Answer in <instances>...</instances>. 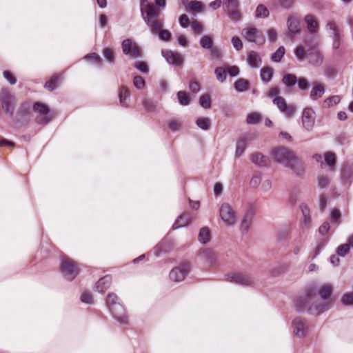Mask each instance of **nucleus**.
Here are the masks:
<instances>
[{
	"mask_svg": "<svg viewBox=\"0 0 353 353\" xmlns=\"http://www.w3.org/2000/svg\"><path fill=\"white\" fill-rule=\"evenodd\" d=\"M333 293L331 284L325 283L319 287L308 286L304 294L297 298L295 306L299 311L306 310L312 315L318 316L330 309L333 301L330 299Z\"/></svg>",
	"mask_w": 353,
	"mask_h": 353,
	"instance_id": "nucleus-1",
	"label": "nucleus"
},
{
	"mask_svg": "<svg viewBox=\"0 0 353 353\" xmlns=\"http://www.w3.org/2000/svg\"><path fill=\"white\" fill-rule=\"evenodd\" d=\"M271 154L276 162L290 168L296 175H300L304 172L303 162L289 148L279 146L273 148Z\"/></svg>",
	"mask_w": 353,
	"mask_h": 353,
	"instance_id": "nucleus-2",
	"label": "nucleus"
},
{
	"mask_svg": "<svg viewBox=\"0 0 353 353\" xmlns=\"http://www.w3.org/2000/svg\"><path fill=\"white\" fill-rule=\"evenodd\" d=\"M141 16L150 27L152 34H156L162 27L163 21L159 19L160 10L151 4L148 0H140Z\"/></svg>",
	"mask_w": 353,
	"mask_h": 353,
	"instance_id": "nucleus-3",
	"label": "nucleus"
},
{
	"mask_svg": "<svg viewBox=\"0 0 353 353\" xmlns=\"http://www.w3.org/2000/svg\"><path fill=\"white\" fill-rule=\"evenodd\" d=\"M61 270L65 279L68 281L74 279L79 273V268L77 263L68 257L63 258Z\"/></svg>",
	"mask_w": 353,
	"mask_h": 353,
	"instance_id": "nucleus-4",
	"label": "nucleus"
},
{
	"mask_svg": "<svg viewBox=\"0 0 353 353\" xmlns=\"http://www.w3.org/2000/svg\"><path fill=\"white\" fill-rule=\"evenodd\" d=\"M0 101L3 110L12 117L14 115L16 99L6 88H2L0 92Z\"/></svg>",
	"mask_w": 353,
	"mask_h": 353,
	"instance_id": "nucleus-5",
	"label": "nucleus"
},
{
	"mask_svg": "<svg viewBox=\"0 0 353 353\" xmlns=\"http://www.w3.org/2000/svg\"><path fill=\"white\" fill-rule=\"evenodd\" d=\"M226 280L229 282L243 286H250L254 283V278L245 272H231L225 274Z\"/></svg>",
	"mask_w": 353,
	"mask_h": 353,
	"instance_id": "nucleus-6",
	"label": "nucleus"
},
{
	"mask_svg": "<svg viewBox=\"0 0 353 353\" xmlns=\"http://www.w3.org/2000/svg\"><path fill=\"white\" fill-rule=\"evenodd\" d=\"M219 213L221 219L225 225L231 226L236 223V213L230 204L227 203L222 204Z\"/></svg>",
	"mask_w": 353,
	"mask_h": 353,
	"instance_id": "nucleus-7",
	"label": "nucleus"
},
{
	"mask_svg": "<svg viewBox=\"0 0 353 353\" xmlns=\"http://www.w3.org/2000/svg\"><path fill=\"white\" fill-rule=\"evenodd\" d=\"M123 52L132 58H137L141 56L142 52L139 46L132 42L130 39H124L122 42Z\"/></svg>",
	"mask_w": 353,
	"mask_h": 353,
	"instance_id": "nucleus-8",
	"label": "nucleus"
},
{
	"mask_svg": "<svg viewBox=\"0 0 353 353\" xmlns=\"http://www.w3.org/2000/svg\"><path fill=\"white\" fill-rule=\"evenodd\" d=\"M34 110L40 114L37 118V122L39 124H47L52 120L50 114V109L48 105L44 103L37 102L34 105Z\"/></svg>",
	"mask_w": 353,
	"mask_h": 353,
	"instance_id": "nucleus-9",
	"label": "nucleus"
},
{
	"mask_svg": "<svg viewBox=\"0 0 353 353\" xmlns=\"http://www.w3.org/2000/svg\"><path fill=\"white\" fill-rule=\"evenodd\" d=\"M287 36L293 40L296 35L300 34L301 28L300 20L295 15H290L287 19Z\"/></svg>",
	"mask_w": 353,
	"mask_h": 353,
	"instance_id": "nucleus-10",
	"label": "nucleus"
},
{
	"mask_svg": "<svg viewBox=\"0 0 353 353\" xmlns=\"http://www.w3.org/2000/svg\"><path fill=\"white\" fill-rule=\"evenodd\" d=\"M294 333L299 338L305 337L309 332V324L305 319L296 318L292 321Z\"/></svg>",
	"mask_w": 353,
	"mask_h": 353,
	"instance_id": "nucleus-11",
	"label": "nucleus"
},
{
	"mask_svg": "<svg viewBox=\"0 0 353 353\" xmlns=\"http://www.w3.org/2000/svg\"><path fill=\"white\" fill-rule=\"evenodd\" d=\"M242 34L246 40L257 44H262L265 41L262 34L256 28H244Z\"/></svg>",
	"mask_w": 353,
	"mask_h": 353,
	"instance_id": "nucleus-12",
	"label": "nucleus"
},
{
	"mask_svg": "<svg viewBox=\"0 0 353 353\" xmlns=\"http://www.w3.org/2000/svg\"><path fill=\"white\" fill-rule=\"evenodd\" d=\"M190 271V265L188 263H183L179 267L173 268L170 272V278L174 282L183 281Z\"/></svg>",
	"mask_w": 353,
	"mask_h": 353,
	"instance_id": "nucleus-13",
	"label": "nucleus"
},
{
	"mask_svg": "<svg viewBox=\"0 0 353 353\" xmlns=\"http://www.w3.org/2000/svg\"><path fill=\"white\" fill-rule=\"evenodd\" d=\"M112 316L121 324L128 323V316L125 307L121 304L113 305L109 309Z\"/></svg>",
	"mask_w": 353,
	"mask_h": 353,
	"instance_id": "nucleus-14",
	"label": "nucleus"
},
{
	"mask_svg": "<svg viewBox=\"0 0 353 353\" xmlns=\"http://www.w3.org/2000/svg\"><path fill=\"white\" fill-rule=\"evenodd\" d=\"M307 58L310 64L314 66H320L323 62V55L316 48V46H313L307 48Z\"/></svg>",
	"mask_w": 353,
	"mask_h": 353,
	"instance_id": "nucleus-15",
	"label": "nucleus"
},
{
	"mask_svg": "<svg viewBox=\"0 0 353 353\" xmlns=\"http://www.w3.org/2000/svg\"><path fill=\"white\" fill-rule=\"evenodd\" d=\"M225 4L228 16L233 21H239L241 19V14L238 10V0H223Z\"/></svg>",
	"mask_w": 353,
	"mask_h": 353,
	"instance_id": "nucleus-16",
	"label": "nucleus"
},
{
	"mask_svg": "<svg viewBox=\"0 0 353 353\" xmlns=\"http://www.w3.org/2000/svg\"><path fill=\"white\" fill-rule=\"evenodd\" d=\"M315 122V113L310 108H305L302 114V123L303 128L310 131L312 129Z\"/></svg>",
	"mask_w": 353,
	"mask_h": 353,
	"instance_id": "nucleus-17",
	"label": "nucleus"
},
{
	"mask_svg": "<svg viewBox=\"0 0 353 353\" xmlns=\"http://www.w3.org/2000/svg\"><path fill=\"white\" fill-rule=\"evenodd\" d=\"M273 102L278 108L281 110V112H283L288 117L292 116L296 110V108L294 105H288L285 99L282 97H276Z\"/></svg>",
	"mask_w": 353,
	"mask_h": 353,
	"instance_id": "nucleus-18",
	"label": "nucleus"
},
{
	"mask_svg": "<svg viewBox=\"0 0 353 353\" xmlns=\"http://www.w3.org/2000/svg\"><path fill=\"white\" fill-rule=\"evenodd\" d=\"M161 54L170 64L181 66L183 63V59L179 53L174 52L170 50H163Z\"/></svg>",
	"mask_w": 353,
	"mask_h": 353,
	"instance_id": "nucleus-19",
	"label": "nucleus"
},
{
	"mask_svg": "<svg viewBox=\"0 0 353 353\" xmlns=\"http://www.w3.org/2000/svg\"><path fill=\"white\" fill-rule=\"evenodd\" d=\"M254 213L252 210H247L243 216L242 221L240 225V228L242 232L246 233L252 223Z\"/></svg>",
	"mask_w": 353,
	"mask_h": 353,
	"instance_id": "nucleus-20",
	"label": "nucleus"
},
{
	"mask_svg": "<svg viewBox=\"0 0 353 353\" xmlns=\"http://www.w3.org/2000/svg\"><path fill=\"white\" fill-rule=\"evenodd\" d=\"M251 160L253 163L260 167L268 166L270 163L269 157L264 156L260 152H256L252 154Z\"/></svg>",
	"mask_w": 353,
	"mask_h": 353,
	"instance_id": "nucleus-21",
	"label": "nucleus"
},
{
	"mask_svg": "<svg viewBox=\"0 0 353 353\" xmlns=\"http://www.w3.org/2000/svg\"><path fill=\"white\" fill-rule=\"evenodd\" d=\"M112 283V277L109 275H106L101 279H100L96 283V290L99 292L103 293L110 286Z\"/></svg>",
	"mask_w": 353,
	"mask_h": 353,
	"instance_id": "nucleus-22",
	"label": "nucleus"
},
{
	"mask_svg": "<svg viewBox=\"0 0 353 353\" xmlns=\"http://www.w3.org/2000/svg\"><path fill=\"white\" fill-rule=\"evenodd\" d=\"M325 92V88L323 84L319 82L313 83V88L310 92V98L312 100H317L321 98Z\"/></svg>",
	"mask_w": 353,
	"mask_h": 353,
	"instance_id": "nucleus-23",
	"label": "nucleus"
},
{
	"mask_svg": "<svg viewBox=\"0 0 353 353\" xmlns=\"http://www.w3.org/2000/svg\"><path fill=\"white\" fill-rule=\"evenodd\" d=\"M305 21L307 24V28L308 31L313 34L318 31L319 24L315 18L311 15L307 14L305 17Z\"/></svg>",
	"mask_w": 353,
	"mask_h": 353,
	"instance_id": "nucleus-24",
	"label": "nucleus"
},
{
	"mask_svg": "<svg viewBox=\"0 0 353 353\" xmlns=\"http://www.w3.org/2000/svg\"><path fill=\"white\" fill-rule=\"evenodd\" d=\"M119 97L120 103L123 107L128 106V100L130 98V92L128 89L125 86L122 85L119 89Z\"/></svg>",
	"mask_w": 353,
	"mask_h": 353,
	"instance_id": "nucleus-25",
	"label": "nucleus"
},
{
	"mask_svg": "<svg viewBox=\"0 0 353 353\" xmlns=\"http://www.w3.org/2000/svg\"><path fill=\"white\" fill-rule=\"evenodd\" d=\"M248 62L251 66L257 68L259 66L261 59L256 52L251 51L248 54Z\"/></svg>",
	"mask_w": 353,
	"mask_h": 353,
	"instance_id": "nucleus-26",
	"label": "nucleus"
},
{
	"mask_svg": "<svg viewBox=\"0 0 353 353\" xmlns=\"http://www.w3.org/2000/svg\"><path fill=\"white\" fill-rule=\"evenodd\" d=\"M250 87V83L248 80L241 78L234 83V88L237 92H242L248 90Z\"/></svg>",
	"mask_w": 353,
	"mask_h": 353,
	"instance_id": "nucleus-27",
	"label": "nucleus"
},
{
	"mask_svg": "<svg viewBox=\"0 0 353 353\" xmlns=\"http://www.w3.org/2000/svg\"><path fill=\"white\" fill-rule=\"evenodd\" d=\"M296 77L292 74H285L282 79V82L290 89L296 83Z\"/></svg>",
	"mask_w": 353,
	"mask_h": 353,
	"instance_id": "nucleus-28",
	"label": "nucleus"
},
{
	"mask_svg": "<svg viewBox=\"0 0 353 353\" xmlns=\"http://www.w3.org/2000/svg\"><path fill=\"white\" fill-rule=\"evenodd\" d=\"M201 259H204L209 262H213L215 259V254L214 252L210 248L203 249L199 254Z\"/></svg>",
	"mask_w": 353,
	"mask_h": 353,
	"instance_id": "nucleus-29",
	"label": "nucleus"
},
{
	"mask_svg": "<svg viewBox=\"0 0 353 353\" xmlns=\"http://www.w3.org/2000/svg\"><path fill=\"white\" fill-rule=\"evenodd\" d=\"M210 240V232L207 227L202 228L199 234V241L202 243H206Z\"/></svg>",
	"mask_w": 353,
	"mask_h": 353,
	"instance_id": "nucleus-30",
	"label": "nucleus"
},
{
	"mask_svg": "<svg viewBox=\"0 0 353 353\" xmlns=\"http://www.w3.org/2000/svg\"><path fill=\"white\" fill-rule=\"evenodd\" d=\"M190 222V216L188 214H184L178 217L174 223V228H178L180 227H183L188 225Z\"/></svg>",
	"mask_w": 353,
	"mask_h": 353,
	"instance_id": "nucleus-31",
	"label": "nucleus"
},
{
	"mask_svg": "<svg viewBox=\"0 0 353 353\" xmlns=\"http://www.w3.org/2000/svg\"><path fill=\"white\" fill-rule=\"evenodd\" d=\"M272 69L270 67H265L261 70V78L265 83H268L272 79Z\"/></svg>",
	"mask_w": 353,
	"mask_h": 353,
	"instance_id": "nucleus-32",
	"label": "nucleus"
},
{
	"mask_svg": "<svg viewBox=\"0 0 353 353\" xmlns=\"http://www.w3.org/2000/svg\"><path fill=\"white\" fill-rule=\"evenodd\" d=\"M196 124L199 128L203 130H208L211 125L210 120L208 117L199 118L196 121Z\"/></svg>",
	"mask_w": 353,
	"mask_h": 353,
	"instance_id": "nucleus-33",
	"label": "nucleus"
},
{
	"mask_svg": "<svg viewBox=\"0 0 353 353\" xmlns=\"http://www.w3.org/2000/svg\"><path fill=\"white\" fill-rule=\"evenodd\" d=\"M294 54L299 61H303L307 55V50L302 46H299L294 49Z\"/></svg>",
	"mask_w": 353,
	"mask_h": 353,
	"instance_id": "nucleus-34",
	"label": "nucleus"
},
{
	"mask_svg": "<svg viewBox=\"0 0 353 353\" xmlns=\"http://www.w3.org/2000/svg\"><path fill=\"white\" fill-rule=\"evenodd\" d=\"M341 101V97L339 95H334L328 97L325 100H324L323 103V106L324 108H330L333 106L334 105H336Z\"/></svg>",
	"mask_w": 353,
	"mask_h": 353,
	"instance_id": "nucleus-35",
	"label": "nucleus"
},
{
	"mask_svg": "<svg viewBox=\"0 0 353 353\" xmlns=\"http://www.w3.org/2000/svg\"><path fill=\"white\" fill-rule=\"evenodd\" d=\"M353 176L352 167L346 165L342 170L343 179L347 183H350Z\"/></svg>",
	"mask_w": 353,
	"mask_h": 353,
	"instance_id": "nucleus-36",
	"label": "nucleus"
},
{
	"mask_svg": "<svg viewBox=\"0 0 353 353\" xmlns=\"http://www.w3.org/2000/svg\"><path fill=\"white\" fill-rule=\"evenodd\" d=\"M214 73L216 74V79L223 83L225 81L227 73H226V69L223 67H217L215 69Z\"/></svg>",
	"mask_w": 353,
	"mask_h": 353,
	"instance_id": "nucleus-37",
	"label": "nucleus"
},
{
	"mask_svg": "<svg viewBox=\"0 0 353 353\" xmlns=\"http://www.w3.org/2000/svg\"><path fill=\"white\" fill-rule=\"evenodd\" d=\"M325 161L330 168L334 167L336 161L335 154L332 152H327L325 154Z\"/></svg>",
	"mask_w": 353,
	"mask_h": 353,
	"instance_id": "nucleus-38",
	"label": "nucleus"
},
{
	"mask_svg": "<svg viewBox=\"0 0 353 353\" xmlns=\"http://www.w3.org/2000/svg\"><path fill=\"white\" fill-rule=\"evenodd\" d=\"M59 76L54 75L46 83L44 87L50 91H53L57 88V83L59 81Z\"/></svg>",
	"mask_w": 353,
	"mask_h": 353,
	"instance_id": "nucleus-39",
	"label": "nucleus"
},
{
	"mask_svg": "<svg viewBox=\"0 0 353 353\" xmlns=\"http://www.w3.org/2000/svg\"><path fill=\"white\" fill-rule=\"evenodd\" d=\"M200 105L205 109L211 108V98L210 94H204L200 97L199 99Z\"/></svg>",
	"mask_w": 353,
	"mask_h": 353,
	"instance_id": "nucleus-40",
	"label": "nucleus"
},
{
	"mask_svg": "<svg viewBox=\"0 0 353 353\" xmlns=\"http://www.w3.org/2000/svg\"><path fill=\"white\" fill-rule=\"evenodd\" d=\"M330 183V179L327 176L319 175L317 178V185L319 188H327Z\"/></svg>",
	"mask_w": 353,
	"mask_h": 353,
	"instance_id": "nucleus-41",
	"label": "nucleus"
},
{
	"mask_svg": "<svg viewBox=\"0 0 353 353\" xmlns=\"http://www.w3.org/2000/svg\"><path fill=\"white\" fill-rule=\"evenodd\" d=\"M269 15V10L263 4H260L257 6L256 10V17L265 18Z\"/></svg>",
	"mask_w": 353,
	"mask_h": 353,
	"instance_id": "nucleus-42",
	"label": "nucleus"
},
{
	"mask_svg": "<svg viewBox=\"0 0 353 353\" xmlns=\"http://www.w3.org/2000/svg\"><path fill=\"white\" fill-rule=\"evenodd\" d=\"M200 44L203 48L210 49L213 46V41L209 36L204 35L201 38Z\"/></svg>",
	"mask_w": 353,
	"mask_h": 353,
	"instance_id": "nucleus-43",
	"label": "nucleus"
},
{
	"mask_svg": "<svg viewBox=\"0 0 353 353\" xmlns=\"http://www.w3.org/2000/svg\"><path fill=\"white\" fill-rule=\"evenodd\" d=\"M177 98L179 103L183 105H187L190 103V98L187 93L183 91H179L177 92Z\"/></svg>",
	"mask_w": 353,
	"mask_h": 353,
	"instance_id": "nucleus-44",
	"label": "nucleus"
},
{
	"mask_svg": "<svg viewBox=\"0 0 353 353\" xmlns=\"http://www.w3.org/2000/svg\"><path fill=\"white\" fill-rule=\"evenodd\" d=\"M285 54V48L283 46H280L277 50L272 54V60L275 62H279Z\"/></svg>",
	"mask_w": 353,
	"mask_h": 353,
	"instance_id": "nucleus-45",
	"label": "nucleus"
},
{
	"mask_svg": "<svg viewBox=\"0 0 353 353\" xmlns=\"http://www.w3.org/2000/svg\"><path fill=\"white\" fill-rule=\"evenodd\" d=\"M261 121V115L257 112H253L248 115L246 121L249 124H256Z\"/></svg>",
	"mask_w": 353,
	"mask_h": 353,
	"instance_id": "nucleus-46",
	"label": "nucleus"
},
{
	"mask_svg": "<svg viewBox=\"0 0 353 353\" xmlns=\"http://www.w3.org/2000/svg\"><path fill=\"white\" fill-rule=\"evenodd\" d=\"M341 301L345 305H353V292H349L343 294Z\"/></svg>",
	"mask_w": 353,
	"mask_h": 353,
	"instance_id": "nucleus-47",
	"label": "nucleus"
},
{
	"mask_svg": "<svg viewBox=\"0 0 353 353\" xmlns=\"http://www.w3.org/2000/svg\"><path fill=\"white\" fill-rule=\"evenodd\" d=\"M350 250V244L345 243L341 245L337 248V255L341 256H345L347 253H349Z\"/></svg>",
	"mask_w": 353,
	"mask_h": 353,
	"instance_id": "nucleus-48",
	"label": "nucleus"
},
{
	"mask_svg": "<svg viewBox=\"0 0 353 353\" xmlns=\"http://www.w3.org/2000/svg\"><path fill=\"white\" fill-rule=\"evenodd\" d=\"M117 299H118V296L115 294L110 293L108 294L106 303H107V305L108 306L109 309L113 305L119 304V303L117 302Z\"/></svg>",
	"mask_w": 353,
	"mask_h": 353,
	"instance_id": "nucleus-49",
	"label": "nucleus"
},
{
	"mask_svg": "<svg viewBox=\"0 0 353 353\" xmlns=\"http://www.w3.org/2000/svg\"><path fill=\"white\" fill-rule=\"evenodd\" d=\"M188 8L191 10L200 11L202 10V3L196 0L191 1L188 3Z\"/></svg>",
	"mask_w": 353,
	"mask_h": 353,
	"instance_id": "nucleus-50",
	"label": "nucleus"
},
{
	"mask_svg": "<svg viewBox=\"0 0 353 353\" xmlns=\"http://www.w3.org/2000/svg\"><path fill=\"white\" fill-rule=\"evenodd\" d=\"M245 143H244V141H239L236 144V152H235V155L236 157H241L245 150Z\"/></svg>",
	"mask_w": 353,
	"mask_h": 353,
	"instance_id": "nucleus-51",
	"label": "nucleus"
},
{
	"mask_svg": "<svg viewBox=\"0 0 353 353\" xmlns=\"http://www.w3.org/2000/svg\"><path fill=\"white\" fill-rule=\"evenodd\" d=\"M261 182V176L260 174H254L250 182V185L252 188H257Z\"/></svg>",
	"mask_w": 353,
	"mask_h": 353,
	"instance_id": "nucleus-52",
	"label": "nucleus"
},
{
	"mask_svg": "<svg viewBox=\"0 0 353 353\" xmlns=\"http://www.w3.org/2000/svg\"><path fill=\"white\" fill-rule=\"evenodd\" d=\"M295 0H279V5L283 9L288 10L293 7Z\"/></svg>",
	"mask_w": 353,
	"mask_h": 353,
	"instance_id": "nucleus-53",
	"label": "nucleus"
},
{
	"mask_svg": "<svg viewBox=\"0 0 353 353\" xmlns=\"http://www.w3.org/2000/svg\"><path fill=\"white\" fill-rule=\"evenodd\" d=\"M300 208L301 209L304 219L305 221V223H309V221L310 220L309 208L307 205H305V204H301L300 205Z\"/></svg>",
	"mask_w": 353,
	"mask_h": 353,
	"instance_id": "nucleus-54",
	"label": "nucleus"
},
{
	"mask_svg": "<svg viewBox=\"0 0 353 353\" xmlns=\"http://www.w3.org/2000/svg\"><path fill=\"white\" fill-rule=\"evenodd\" d=\"M134 86L138 89H142L145 86V80L141 76H136L133 81Z\"/></svg>",
	"mask_w": 353,
	"mask_h": 353,
	"instance_id": "nucleus-55",
	"label": "nucleus"
},
{
	"mask_svg": "<svg viewBox=\"0 0 353 353\" xmlns=\"http://www.w3.org/2000/svg\"><path fill=\"white\" fill-rule=\"evenodd\" d=\"M4 78L12 85H14L17 82L15 77L9 71L4 70L3 72Z\"/></svg>",
	"mask_w": 353,
	"mask_h": 353,
	"instance_id": "nucleus-56",
	"label": "nucleus"
},
{
	"mask_svg": "<svg viewBox=\"0 0 353 353\" xmlns=\"http://www.w3.org/2000/svg\"><path fill=\"white\" fill-rule=\"evenodd\" d=\"M192 32L194 34H200L203 29V25L197 21H194L192 25Z\"/></svg>",
	"mask_w": 353,
	"mask_h": 353,
	"instance_id": "nucleus-57",
	"label": "nucleus"
},
{
	"mask_svg": "<svg viewBox=\"0 0 353 353\" xmlns=\"http://www.w3.org/2000/svg\"><path fill=\"white\" fill-rule=\"evenodd\" d=\"M341 212L339 210L334 209L331 211V219L334 221L336 224H339L341 221Z\"/></svg>",
	"mask_w": 353,
	"mask_h": 353,
	"instance_id": "nucleus-58",
	"label": "nucleus"
},
{
	"mask_svg": "<svg viewBox=\"0 0 353 353\" xmlns=\"http://www.w3.org/2000/svg\"><path fill=\"white\" fill-rule=\"evenodd\" d=\"M143 105L148 112H152L155 109V104L150 100L145 99Z\"/></svg>",
	"mask_w": 353,
	"mask_h": 353,
	"instance_id": "nucleus-59",
	"label": "nucleus"
},
{
	"mask_svg": "<svg viewBox=\"0 0 353 353\" xmlns=\"http://www.w3.org/2000/svg\"><path fill=\"white\" fill-rule=\"evenodd\" d=\"M298 86L300 90H305L309 88V83L306 79L301 77L297 80Z\"/></svg>",
	"mask_w": 353,
	"mask_h": 353,
	"instance_id": "nucleus-60",
	"label": "nucleus"
},
{
	"mask_svg": "<svg viewBox=\"0 0 353 353\" xmlns=\"http://www.w3.org/2000/svg\"><path fill=\"white\" fill-rule=\"evenodd\" d=\"M168 128L172 132L179 131L181 128V124L175 120H171L168 121Z\"/></svg>",
	"mask_w": 353,
	"mask_h": 353,
	"instance_id": "nucleus-61",
	"label": "nucleus"
},
{
	"mask_svg": "<svg viewBox=\"0 0 353 353\" xmlns=\"http://www.w3.org/2000/svg\"><path fill=\"white\" fill-rule=\"evenodd\" d=\"M159 32V38L163 41H168L171 37L170 32L167 30H161V29L155 34Z\"/></svg>",
	"mask_w": 353,
	"mask_h": 353,
	"instance_id": "nucleus-62",
	"label": "nucleus"
},
{
	"mask_svg": "<svg viewBox=\"0 0 353 353\" xmlns=\"http://www.w3.org/2000/svg\"><path fill=\"white\" fill-rule=\"evenodd\" d=\"M103 56L110 63H113L114 61V54L113 52L109 49L106 48L103 50Z\"/></svg>",
	"mask_w": 353,
	"mask_h": 353,
	"instance_id": "nucleus-63",
	"label": "nucleus"
},
{
	"mask_svg": "<svg viewBox=\"0 0 353 353\" xmlns=\"http://www.w3.org/2000/svg\"><path fill=\"white\" fill-rule=\"evenodd\" d=\"M232 43L236 50H240L243 47L242 41L238 37H233L232 39Z\"/></svg>",
	"mask_w": 353,
	"mask_h": 353,
	"instance_id": "nucleus-64",
	"label": "nucleus"
}]
</instances>
